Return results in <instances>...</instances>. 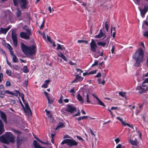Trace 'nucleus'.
Returning <instances> with one entry per match:
<instances>
[{
  "label": "nucleus",
  "instance_id": "obj_1",
  "mask_svg": "<svg viewBox=\"0 0 148 148\" xmlns=\"http://www.w3.org/2000/svg\"><path fill=\"white\" fill-rule=\"evenodd\" d=\"M15 137L11 132H6L5 134L0 136V142L7 145L11 143H14L15 142Z\"/></svg>",
  "mask_w": 148,
  "mask_h": 148
},
{
  "label": "nucleus",
  "instance_id": "obj_2",
  "mask_svg": "<svg viewBox=\"0 0 148 148\" xmlns=\"http://www.w3.org/2000/svg\"><path fill=\"white\" fill-rule=\"evenodd\" d=\"M144 52L141 48H139L133 55L132 57L136 60L135 66L139 67L140 66V63L144 60Z\"/></svg>",
  "mask_w": 148,
  "mask_h": 148
},
{
  "label": "nucleus",
  "instance_id": "obj_3",
  "mask_svg": "<svg viewBox=\"0 0 148 148\" xmlns=\"http://www.w3.org/2000/svg\"><path fill=\"white\" fill-rule=\"evenodd\" d=\"M21 47L23 52L26 55L32 56L36 53L35 46L33 45L32 46H27L23 43L21 42Z\"/></svg>",
  "mask_w": 148,
  "mask_h": 148
},
{
  "label": "nucleus",
  "instance_id": "obj_4",
  "mask_svg": "<svg viewBox=\"0 0 148 148\" xmlns=\"http://www.w3.org/2000/svg\"><path fill=\"white\" fill-rule=\"evenodd\" d=\"M90 51L93 52H96V53L95 55V58H97L100 56H103V51H102L101 52L99 50L98 51L96 52V49L97 46L95 40L92 39L91 42L90 43Z\"/></svg>",
  "mask_w": 148,
  "mask_h": 148
},
{
  "label": "nucleus",
  "instance_id": "obj_5",
  "mask_svg": "<svg viewBox=\"0 0 148 148\" xmlns=\"http://www.w3.org/2000/svg\"><path fill=\"white\" fill-rule=\"evenodd\" d=\"M148 89V87L145 84H143L142 86H138L137 87L136 90H138V92L142 94L147 91Z\"/></svg>",
  "mask_w": 148,
  "mask_h": 148
},
{
  "label": "nucleus",
  "instance_id": "obj_6",
  "mask_svg": "<svg viewBox=\"0 0 148 148\" xmlns=\"http://www.w3.org/2000/svg\"><path fill=\"white\" fill-rule=\"evenodd\" d=\"M21 98L22 101H23V102L25 105V112L26 113H27L29 111L32 114V112L31 109L30 108L28 103L27 102L25 101L24 99V95L23 94H21Z\"/></svg>",
  "mask_w": 148,
  "mask_h": 148
},
{
  "label": "nucleus",
  "instance_id": "obj_7",
  "mask_svg": "<svg viewBox=\"0 0 148 148\" xmlns=\"http://www.w3.org/2000/svg\"><path fill=\"white\" fill-rule=\"evenodd\" d=\"M66 141V145L69 147L77 146L78 143L77 141L72 139H67Z\"/></svg>",
  "mask_w": 148,
  "mask_h": 148
},
{
  "label": "nucleus",
  "instance_id": "obj_8",
  "mask_svg": "<svg viewBox=\"0 0 148 148\" xmlns=\"http://www.w3.org/2000/svg\"><path fill=\"white\" fill-rule=\"evenodd\" d=\"M18 3H19L21 5V8L26 9L27 8V5L28 3V1L27 0H18Z\"/></svg>",
  "mask_w": 148,
  "mask_h": 148
},
{
  "label": "nucleus",
  "instance_id": "obj_9",
  "mask_svg": "<svg viewBox=\"0 0 148 148\" xmlns=\"http://www.w3.org/2000/svg\"><path fill=\"white\" fill-rule=\"evenodd\" d=\"M11 38L13 41L14 45L16 47L17 45V34L15 32H12L11 35Z\"/></svg>",
  "mask_w": 148,
  "mask_h": 148
},
{
  "label": "nucleus",
  "instance_id": "obj_10",
  "mask_svg": "<svg viewBox=\"0 0 148 148\" xmlns=\"http://www.w3.org/2000/svg\"><path fill=\"white\" fill-rule=\"evenodd\" d=\"M20 36L21 38L24 39L29 40L30 39V36L26 32H21L20 34Z\"/></svg>",
  "mask_w": 148,
  "mask_h": 148
},
{
  "label": "nucleus",
  "instance_id": "obj_11",
  "mask_svg": "<svg viewBox=\"0 0 148 148\" xmlns=\"http://www.w3.org/2000/svg\"><path fill=\"white\" fill-rule=\"evenodd\" d=\"M66 110L71 113H73L76 111V108L72 105H69L68 106Z\"/></svg>",
  "mask_w": 148,
  "mask_h": 148
},
{
  "label": "nucleus",
  "instance_id": "obj_12",
  "mask_svg": "<svg viewBox=\"0 0 148 148\" xmlns=\"http://www.w3.org/2000/svg\"><path fill=\"white\" fill-rule=\"evenodd\" d=\"M83 99L85 100L87 103H90V101L89 100V95L88 93L84 92L83 95Z\"/></svg>",
  "mask_w": 148,
  "mask_h": 148
},
{
  "label": "nucleus",
  "instance_id": "obj_13",
  "mask_svg": "<svg viewBox=\"0 0 148 148\" xmlns=\"http://www.w3.org/2000/svg\"><path fill=\"white\" fill-rule=\"evenodd\" d=\"M0 113L1 118L3 120L5 123H7V119L6 114L5 113L1 111H0Z\"/></svg>",
  "mask_w": 148,
  "mask_h": 148
},
{
  "label": "nucleus",
  "instance_id": "obj_14",
  "mask_svg": "<svg viewBox=\"0 0 148 148\" xmlns=\"http://www.w3.org/2000/svg\"><path fill=\"white\" fill-rule=\"evenodd\" d=\"M103 37H104V38L106 37V34L105 33L103 32L102 30L101 29L99 34L95 36V37L97 38H100Z\"/></svg>",
  "mask_w": 148,
  "mask_h": 148
},
{
  "label": "nucleus",
  "instance_id": "obj_15",
  "mask_svg": "<svg viewBox=\"0 0 148 148\" xmlns=\"http://www.w3.org/2000/svg\"><path fill=\"white\" fill-rule=\"evenodd\" d=\"M110 39L109 38H107L106 39V42H98L97 44L98 45L101 46L103 47L105 46L106 44H108L109 43Z\"/></svg>",
  "mask_w": 148,
  "mask_h": 148
},
{
  "label": "nucleus",
  "instance_id": "obj_16",
  "mask_svg": "<svg viewBox=\"0 0 148 148\" xmlns=\"http://www.w3.org/2000/svg\"><path fill=\"white\" fill-rule=\"evenodd\" d=\"M116 118L121 122V123L124 126L127 125L128 127L131 128H133L132 126H131L128 123H126L125 121H123V120L121 118L119 117H116Z\"/></svg>",
  "mask_w": 148,
  "mask_h": 148
},
{
  "label": "nucleus",
  "instance_id": "obj_17",
  "mask_svg": "<svg viewBox=\"0 0 148 148\" xmlns=\"http://www.w3.org/2000/svg\"><path fill=\"white\" fill-rule=\"evenodd\" d=\"M4 125L2 121L0 119V135L4 132Z\"/></svg>",
  "mask_w": 148,
  "mask_h": 148
},
{
  "label": "nucleus",
  "instance_id": "obj_18",
  "mask_svg": "<svg viewBox=\"0 0 148 148\" xmlns=\"http://www.w3.org/2000/svg\"><path fill=\"white\" fill-rule=\"evenodd\" d=\"M47 40L50 44L52 45V46L53 47H55L56 46V45L55 44L54 41L53 40H52L50 37L48 36L47 35Z\"/></svg>",
  "mask_w": 148,
  "mask_h": 148
},
{
  "label": "nucleus",
  "instance_id": "obj_19",
  "mask_svg": "<svg viewBox=\"0 0 148 148\" xmlns=\"http://www.w3.org/2000/svg\"><path fill=\"white\" fill-rule=\"evenodd\" d=\"M33 144L35 148H45V147L41 146L40 144L36 140L34 141Z\"/></svg>",
  "mask_w": 148,
  "mask_h": 148
},
{
  "label": "nucleus",
  "instance_id": "obj_20",
  "mask_svg": "<svg viewBox=\"0 0 148 148\" xmlns=\"http://www.w3.org/2000/svg\"><path fill=\"white\" fill-rule=\"evenodd\" d=\"M47 98L48 100V103L49 104V106L50 104H53L54 101V99L53 97H48L47 94Z\"/></svg>",
  "mask_w": 148,
  "mask_h": 148
},
{
  "label": "nucleus",
  "instance_id": "obj_21",
  "mask_svg": "<svg viewBox=\"0 0 148 148\" xmlns=\"http://www.w3.org/2000/svg\"><path fill=\"white\" fill-rule=\"evenodd\" d=\"M65 127L64 123H63L60 122L58 124L56 128L55 129V130L58 129H60Z\"/></svg>",
  "mask_w": 148,
  "mask_h": 148
},
{
  "label": "nucleus",
  "instance_id": "obj_22",
  "mask_svg": "<svg viewBox=\"0 0 148 148\" xmlns=\"http://www.w3.org/2000/svg\"><path fill=\"white\" fill-rule=\"evenodd\" d=\"M77 99L81 103H84V99L83 98L82 96L79 94H77Z\"/></svg>",
  "mask_w": 148,
  "mask_h": 148
},
{
  "label": "nucleus",
  "instance_id": "obj_23",
  "mask_svg": "<svg viewBox=\"0 0 148 148\" xmlns=\"http://www.w3.org/2000/svg\"><path fill=\"white\" fill-rule=\"evenodd\" d=\"M65 49V48L63 45H61L59 44L57 45V47L56 49L57 50H64Z\"/></svg>",
  "mask_w": 148,
  "mask_h": 148
},
{
  "label": "nucleus",
  "instance_id": "obj_24",
  "mask_svg": "<svg viewBox=\"0 0 148 148\" xmlns=\"http://www.w3.org/2000/svg\"><path fill=\"white\" fill-rule=\"evenodd\" d=\"M83 78L81 76H78L77 77H75V79H74L72 82V83H74V82H77V81H82L83 80Z\"/></svg>",
  "mask_w": 148,
  "mask_h": 148
},
{
  "label": "nucleus",
  "instance_id": "obj_25",
  "mask_svg": "<svg viewBox=\"0 0 148 148\" xmlns=\"http://www.w3.org/2000/svg\"><path fill=\"white\" fill-rule=\"evenodd\" d=\"M20 136L17 135L16 138L17 143L18 145H21L22 143V141L23 140V138H20Z\"/></svg>",
  "mask_w": 148,
  "mask_h": 148
},
{
  "label": "nucleus",
  "instance_id": "obj_26",
  "mask_svg": "<svg viewBox=\"0 0 148 148\" xmlns=\"http://www.w3.org/2000/svg\"><path fill=\"white\" fill-rule=\"evenodd\" d=\"M58 56L61 58L64 61H67V58L62 53L60 52L58 53Z\"/></svg>",
  "mask_w": 148,
  "mask_h": 148
},
{
  "label": "nucleus",
  "instance_id": "obj_27",
  "mask_svg": "<svg viewBox=\"0 0 148 148\" xmlns=\"http://www.w3.org/2000/svg\"><path fill=\"white\" fill-rule=\"evenodd\" d=\"M47 114H48V117L50 120V122H53V118L52 117L51 114H50V112L49 111L47 110Z\"/></svg>",
  "mask_w": 148,
  "mask_h": 148
},
{
  "label": "nucleus",
  "instance_id": "obj_28",
  "mask_svg": "<svg viewBox=\"0 0 148 148\" xmlns=\"http://www.w3.org/2000/svg\"><path fill=\"white\" fill-rule=\"evenodd\" d=\"M14 94H12L13 96H15L16 97H17L18 95H19V96L21 97V94L23 93H20L18 90H14V93H13Z\"/></svg>",
  "mask_w": 148,
  "mask_h": 148
},
{
  "label": "nucleus",
  "instance_id": "obj_29",
  "mask_svg": "<svg viewBox=\"0 0 148 148\" xmlns=\"http://www.w3.org/2000/svg\"><path fill=\"white\" fill-rule=\"evenodd\" d=\"M11 130L16 134H17V135H19L21 134V132L18 130H16L14 129H12Z\"/></svg>",
  "mask_w": 148,
  "mask_h": 148
},
{
  "label": "nucleus",
  "instance_id": "obj_30",
  "mask_svg": "<svg viewBox=\"0 0 148 148\" xmlns=\"http://www.w3.org/2000/svg\"><path fill=\"white\" fill-rule=\"evenodd\" d=\"M50 134H51V141L53 143L54 142V140L53 138L55 136L56 133L55 132L53 133H49V136H50V135H49Z\"/></svg>",
  "mask_w": 148,
  "mask_h": 148
},
{
  "label": "nucleus",
  "instance_id": "obj_31",
  "mask_svg": "<svg viewBox=\"0 0 148 148\" xmlns=\"http://www.w3.org/2000/svg\"><path fill=\"white\" fill-rule=\"evenodd\" d=\"M147 10H140V14L141 16L143 17L147 12Z\"/></svg>",
  "mask_w": 148,
  "mask_h": 148
},
{
  "label": "nucleus",
  "instance_id": "obj_32",
  "mask_svg": "<svg viewBox=\"0 0 148 148\" xmlns=\"http://www.w3.org/2000/svg\"><path fill=\"white\" fill-rule=\"evenodd\" d=\"M8 32L5 28H1L0 30V33L6 34Z\"/></svg>",
  "mask_w": 148,
  "mask_h": 148
},
{
  "label": "nucleus",
  "instance_id": "obj_33",
  "mask_svg": "<svg viewBox=\"0 0 148 148\" xmlns=\"http://www.w3.org/2000/svg\"><path fill=\"white\" fill-rule=\"evenodd\" d=\"M130 141L132 145H137L138 144L137 141L136 140H132L130 139Z\"/></svg>",
  "mask_w": 148,
  "mask_h": 148
},
{
  "label": "nucleus",
  "instance_id": "obj_34",
  "mask_svg": "<svg viewBox=\"0 0 148 148\" xmlns=\"http://www.w3.org/2000/svg\"><path fill=\"white\" fill-rule=\"evenodd\" d=\"M21 14V12L20 10H17L16 12V15L17 17H19Z\"/></svg>",
  "mask_w": 148,
  "mask_h": 148
},
{
  "label": "nucleus",
  "instance_id": "obj_35",
  "mask_svg": "<svg viewBox=\"0 0 148 148\" xmlns=\"http://www.w3.org/2000/svg\"><path fill=\"white\" fill-rule=\"evenodd\" d=\"M22 70L23 72L25 73H27L29 72L26 66H25L23 67Z\"/></svg>",
  "mask_w": 148,
  "mask_h": 148
},
{
  "label": "nucleus",
  "instance_id": "obj_36",
  "mask_svg": "<svg viewBox=\"0 0 148 148\" xmlns=\"http://www.w3.org/2000/svg\"><path fill=\"white\" fill-rule=\"evenodd\" d=\"M12 67L16 71L20 69V66L17 65H13L12 66Z\"/></svg>",
  "mask_w": 148,
  "mask_h": 148
},
{
  "label": "nucleus",
  "instance_id": "obj_37",
  "mask_svg": "<svg viewBox=\"0 0 148 148\" xmlns=\"http://www.w3.org/2000/svg\"><path fill=\"white\" fill-rule=\"evenodd\" d=\"M119 94L120 96L122 97H124L125 98L126 97V94L125 92H119Z\"/></svg>",
  "mask_w": 148,
  "mask_h": 148
},
{
  "label": "nucleus",
  "instance_id": "obj_38",
  "mask_svg": "<svg viewBox=\"0 0 148 148\" xmlns=\"http://www.w3.org/2000/svg\"><path fill=\"white\" fill-rule=\"evenodd\" d=\"M38 33L40 34L41 35L43 38L46 40V36L45 35V33L43 32V33H42L40 31H39L38 32Z\"/></svg>",
  "mask_w": 148,
  "mask_h": 148
},
{
  "label": "nucleus",
  "instance_id": "obj_39",
  "mask_svg": "<svg viewBox=\"0 0 148 148\" xmlns=\"http://www.w3.org/2000/svg\"><path fill=\"white\" fill-rule=\"evenodd\" d=\"M12 61L14 63H16L18 62V59L17 58L15 55H14L13 56Z\"/></svg>",
  "mask_w": 148,
  "mask_h": 148
},
{
  "label": "nucleus",
  "instance_id": "obj_40",
  "mask_svg": "<svg viewBox=\"0 0 148 148\" xmlns=\"http://www.w3.org/2000/svg\"><path fill=\"white\" fill-rule=\"evenodd\" d=\"M6 73L9 76H10L12 74V71L11 70L7 69L6 70Z\"/></svg>",
  "mask_w": 148,
  "mask_h": 148
},
{
  "label": "nucleus",
  "instance_id": "obj_41",
  "mask_svg": "<svg viewBox=\"0 0 148 148\" xmlns=\"http://www.w3.org/2000/svg\"><path fill=\"white\" fill-rule=\"evenodd\" d=\"M88 117V116H80L79 117H78L77 118V119L78 120V121H80L81 120L83 119H84Z\"/></svg>",
  "mask_w": 148,
  "mask_h": 148
},
{
  "label": "nucleus",
  "instance_id": "obj_42",
  "mask_svg": "<svg viewBox=\"0 0 148 148\" xmlns=\"http://www.w3.org/2000/svg\"><path fill=\"white\" fill-rule=\"evenodd\" d=\"M97 100L98 101L99 104L101 105V106H103V107L105 106V105L104 104V103L101 100H100L99 99H97Z\"/></svg>",
  "mask_w": 148,
  "mask_h": 148
},
{
  "label": "nucleus",
  "instance_id": "obj_43",
  "mask_svg": "<svg viewBox=\"0 0 148 148\" xmlns=\"http://www.w3.org/2000/svg\"><path fill=\"white\" fill-rule=\"evenodd\" d=\"M78 43H81L82 42H84L85 43L87 44L88 43V41L84 40H79L77 41Z\"/></svg>",
  "mask_w": 148,
  "mask_h": 148
},
{
  "label": "nucleus",
  "instance_id": "obj_44",
  "mask_svg": "<svg viewBox=\"0 0 148 148\" xmlns=\"http://www.w3.org/2000/svg\"><path fill=\"white\" fill-rule=\"evenodd\" d=\"M25 31L27 32L26 33L29 34V35L30 36L31 35V30L29 29V27L25 30Z\"/></svg>",
  "mask_w": 148,
  "mask_h": 148
},
{
  "label": "nucleus",
  "instance_id": "obj_45",
  "mask_svg": "<svg viewBox=\"0 0 148 148\" xmlns=\"http://www.w3.org/2000/svg\"><path fill=\"white\" fill-rule=\"evenodd\" d=\"M25 31L27 32L26 33L29 34V35L30 36L31 35V30L29 29V27L25 30Z\"/></svg>",
  "mask_w": 148,
  "mask_h": 148
},
{
  "label": "nucleus",
  "instance_id": "obj_46",
  "mask_svg": "<svg viewBox=\"0 0 148 148\" xmlns=\"http://www.w3.org/2000/svg\"><path fill=\"white\" fill-rule=\"evenodd\" d=\"M63 96L62 95H61L60 98L58 101V102L60 103H62V102H63Z\"/></svg>",
  "mask_w": 148,
  "mask_h": 148
},
{
  "label": "nucleus",
  "instance_id": "obj_47",
  "mask_svg": "<svg viewBox=\"0 0 148 148\" xmlns=\"http://www.w3.org/2000/svg\"><path fill=\"white\" fill-rule=\"evenodd\" d=\"M4 90V86L2 85H0V92H3Z\"/></svg>",
  "mask_w": 148,
  "mask_h": 148
},
{
  "label": "nucleus",
  "instance_id": "obj_48",
  "mask_svg": "<svg viewBox=\"0 0 148 148\" xmlns=\"http://www.w3.org/2000/svg\"><path fill=\"white\" fill-rule=\"evenodd\" d=\"M5 85L6 86H9L11 85V83L10 81L8 80L6 82Z\"/></svg>",
  "mask_w": 148,
  "mask_h": 148
},
{
  "label": "nucleus",
  "instance_id": "obj_49",
  "mask_svg": "<svg viewBox=\"0 0 148 148\" xmlns=\"http://www.w3.org/2000/svg\"><path fill=\"white\" fill-rule=\"evenodd\" d=\"M34 137H35V138L39 142L42 143H44V144H46V142H45V143H43L42 141L41 140H40L39 139H38V138L37 137H36V136L34 135Z\"/></svg>",
  "mask_w": 148,
  "mask_h": 148
},
{
  "label": "nucleus",
  "instance_id": "obj_50",
  "mask_svg": "<svg viewBox=\"0 0 148 148\" xmlns=\"http://www.w3.org/2000/svg\"><path fill=\"white\" fill-rule=\"evenodd\" d=\"M14 5L16 6L18 5V0H13Z\"/></svg>",
  "mask_w": 148,
  "mask_h": 148
},
{
  "label": "nucleus",
  "instance_id": "obj_51",
  "mask_svg": "<svg viewBox=\"0 0 148 148\" xmlns=\"http://www.w3.org/2000/svg\"><path fill=\"white\" fill-rule=\"evenodd\" d=\"M105 27L106 29L107 32L108 31L109 27L108 24L107 23V22H106L105 24Z\"/></svg>",
  "mask_w": 148,
  "mask_h": 148
},
{
  "label": "nucleus",
  "instance_id": "obj_52",
  "mask_svg": "<svg viewBox=\"0 0 148 148\" xmlns=\"http://www.w3.org/2000/svg\"><path fill=\"white\" fill-rule=\"evenodd\" d=\"M45 82L44 84L42 85L41 87L42 88H46V80L45 81Z\"/></svg>",
  "mask_w": 148,
  "mask_h": 148
},
{
  "label": "nucleus",
  "instance_id": "obj_53",
  "mask_svg": "<svg viewBox=\"0 0 148 148\" xmlns=\"http://www.w3.org/2000/svg\"><path fill=\"white\" fill-rule=\"evenodd\" d=\"M5 92L6 93L10 94L12 95V94H14L13 93V92H11V91H10L8 90H6L5 91Z\"/></svg>",
  "mask_w": 148,
  "mask_h": 148
},
{
  "label": "nucleus",
  "instance_id": "obj_54",
  "mask_svg": "<svg viewBox=\"0 0 148 148\" xmlns=\"http://www.w3.org/2000/svg\"><path fill=\"white\" fill-rule=\"evenodd\" d=\"M3 75L2 73H0V82H1L3 80Z\"/></svg>",
  "mask_w": 148,
  "mask_h": 148
},
{
  "label": "nucleus",
  "instance_id": "obj_55",
  "mask_svg": "<svg viewBox=\"0 0 148 148\" xmlns=\"http://www.w3.org/2000/svg\"><path fill=\"white\" fill-rule=\"evenodd\" d=\"M98 62L97 60H95V61L94 63L92 64V66H94L97 65L98 64Z\"/></svg>",
  "mask_w": 148,
  "mask_h": 148
},
{
  "label": "nucleus",
  "instance_id": "obj_56",
  "mask_svg": "<svg viewBox=\"0 0 148 148\" xmlns=\"http://www.w3.org/2000/svg\"><path fill=\"white\" fill-rule=\"evenodd\" d=\"M143 35L145 36H146L148 38V31L144 32V33L143 34Z\"/></svg>",
  "mask_w": 148,
  "mask_h": 148
},
{
  "label": "nucleus",
  "instance_id": "obj_57",
  "mask_svg": "<svg viewBox=\"0 0 148 148\" xmlns=\"http://www.w3.org/2000/svg\"><path fill=\"white\" fill-rule=\"evenodd\" d=\"M70 92L71 93H74L75 92V88L74 87H73L72 89H71L70 91ZM72 95H74L73 94H72Z\"/></svg>",
  "mask_w": 148,
  "mask_h": 148
},
{
  "label": "nucleus",
  "instance_id": "obj_58",
  "mask_svg": "<svg viewBox=\"0 0 148 148\" xmlns=\"http://www.w3.org/2000/svg\"><path fill=\"white\" fill-rule=\"evenodd\" d=\"M97 70H95L93 71H91L89 73V74H95L96 73Z\"/></svg>",
  "mask_w": 148,
  "mask_h": 148
},
{
  "label": "nucleus",
  "instance_id": "obj_59",
  "mask_svg": "<svg viewBox=\"0 0 148 148\" xmlns=\"http://www.w3.org/2000/svg\"><path fill=\"white\" fill-rule=\"evenodd\" d=\"M101 74L100 73H98L95 76L96 77H101Z\"/></svg>",
  "mask_w": 148,
  "mask_h": 148
},
{
  "label": "nucleus",
  "instance_id": "obj_60",
  "mask_svg": "<svg viewBox=\"0 0 148 148\" xmlns=\"http://www.w3.org/2000/svg\"><path fill=\"white\" fill-rule=\"evenodd\" d=\"M76 71L77 72H79L80 74L83 72L82 70L79 69H76Z\"/></svg>",
  "mask_w": 148,
  "mask_h": 148
},
{
  "label": "nucleus",
  "instance_id": "obj_61",
  "mask_svg": "<svg viewBox=\"0 0 148 148\" xmlns=\"http://www.w3.org/2000/svg\"><path fill=\"white\" fill-rule=\"evenodd\" d=\"M4 94L3 93V92H0V97L1 98H3L4 97Z\"/></svg>",
  "mask_w": 148,
  "mask_h": 148
},
{
  "label": "nucleus",
  "instance_id": "obj_62",
  "mask_svg": "<svg viewBox=\"0 0 148 148\" xmlns=\"http://www.w3.org/2000/svg\"><path fill=\"white\" fill-rule=\"evenodd\" d=\"M143 84L145 83H148V78L145 79L144 81L142 82Z\"/></svg>",
  "mask_w": 148,
  "mask_h": 148
},
{
  "label": "nucleus",
  "instance_id": "obj_63",
  "mask_svg": "<svg viewBox=\"0 0 148 148\" xmlns=\"http://www.w3.org/2000/svg\"><path fill=\"white\" fill-rule=\"evenodd\" d=\"M80 113L79 112V111L76 114L73 115V116H80Z\"/></svg>",
  "mask_w": 148,
  "mask_h": 148
},
{
  "label": "nucleus",
  "instance_id": "obj_64",
  "mask_svg": "<svg viewBox=\"0 0 148 148\" xmlns=\"http://www.w3.org/2000/svg\"><path fill=\"white\" fill-rule=\"evenodd\" d=\"M135 3L137 4L139 3L140 0H133Z\"/></svg>",
  "mask_w": 148,
  "mask_h": 148
}]
</instances>
